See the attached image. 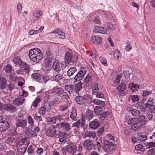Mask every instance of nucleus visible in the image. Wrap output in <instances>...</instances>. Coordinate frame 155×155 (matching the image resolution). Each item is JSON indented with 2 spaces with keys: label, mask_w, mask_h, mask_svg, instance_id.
Listing matches in <instances>:
<instances>
[{
  "label": "nucleus",
  "mask_w": 155,
  "mask_h": 155,
  "mask_svg": "<svg viewBox=\"0 0 155 155\" xmlns=\"http://www.w3.org/2000/svg\"><path fill=\"white\" fill-rule=\"evenodd\" d=\"M28 56L31 61L37 63L39 62L43 58L42 53L38 48L31 49L29 51Z\"/></svg>",
  "instance_id": "1"
},
{
  "label": "nucleus",
  "mask_w": 155,
  "mask_h": 155,
  "mask_svg": "<svg viewBox=\"0 0 155 155\" xmlns=\"http://www.w3.org/2000/svg\"><path fill=\"white\" fill-rule=\"evenodd\" d=\"M58 132V128L54 125H51L48 127L45 131V134L46 136L53 137L55 136L57 132Z\"/></svg>",
  "instance_id": "2"
},
{
  "label": "nucleus",
  "mask_w": 155,
  "mask_h": 155,
  "mask_svg": "<svg viewBox=\"0 0 155 155\" xmlns=\"http://www.w3.org/2000/svg\"><path fill=\"white\" fill-rule=\"evenodd\" d=\"M78 58L76 55L71 54V53L67 52L65 54L64 60L66 64H69L71 62L76 63L77 61Z\"/></svg>",
  "instance_id": "3"
},
{
  "label": "nucleus",
  "mask_w": 155,
  "mask_h": 155,
  "mask_svg": "<svg viewBox=\"0 0 155 155\" xmlns=\"http://www.w3.org/2000/svg\"><path fill=\"white\" fill-rule=\"evenodd\" d=\"M104 145V151L108 154H111L115 149L114 144L107 140L105 141Z\"/></svg>",
  "instance_id": "4"
},
{
  "label": "nucleus",
  "mask_w": 155,
  "mask_h": 155,
  "mask_svg": "<svg viewBox=\"0 0 155 155\" xmlns=\"http://www.w3.org/2000/svg\"><path fill=\"white\" fill-rule=\"evenodd\" d=\"M86 73V68L85 67H81L80 68V71L78 72L76 75L75 76L74 79L76 81H81L84 77Z\"/></svg>",
  "instance_id": "5"
},
{
  "label": "nucleus",
  "mask_w": 155,
  "mask_h": 155,
  "mask_svg": "<svg viewBox=\"0 0 155 155\" xmlns=\"http://www.w3.org/2000/svg\"><path fill=\"white\" fill-rule=\"evenodd\" d=\"M54 58L53 55L48 52L46 54V58L45 60V63L47 66L51 67L54 62Z\"/></svg>",
  "instance_id": "6"
},
{
  "label": "nucleus",
  "mask_w": 155,
  "mask_h": 155,
  "mask_svg": "<svg viewBox=\"0 0 155 155\" xmlns=\"http://www.w3.org/2000/svg\"><path fill=\"white\" fill-rule=\"evenodd\" d=\"M15 124L16 128L21 127L24 129L27 126V121L25 119H17L16 121Z\"/></svg>",
  "instance_id": "7"
},
{
  "label": "nucleus",
  "mask_w": 155,
  "mask_h": 155,
  "mask_svg": "<svg viewBox=\"0 0 155 155\" xmlns=\"http://www.w3.org/2000/svg\"><path fill=\"white\" fill-rule=\"evenodd\" d=\"M25 101V99L23 97H18L13 100L12 104L15 106H19L23 105Z\"/></svg>",
  "instance_id": "8"
},
{
  "label": "nucleus",
  "mask_w": 155,
  "mask_h": 155,
  "mask_svg": "<svg viewBox=\"0 0 155 155\" xmlns=\"http://www.w3.org/2000/svg\"><path fill=\"white\" fill-rule=\"evenodd\" d=\"M66 134L65 132H60L58 130V132H57L55 137L57 138H59V142L62 143L65 141L66 140V138L65 137Z\"/></svg>",
  "instance_id": "9"
},
{
  "label": "nucleus",
  "mask_w": 155,
  "mask_h": 155,
  "mask_svg": "<svg viewBox=\"0 0 155 155\" xmlns=\"http://www.w3.org/2000/svg\"><path fill=\"white\" fill-rule=\"evenodd\" d=\"M107 30L105 28L100 26H95L94 27L93 32L96 33H101L105 34L107 33Z\"/></svg>",
  "instance_id": "10"
},
{
  "label": "nucleus",
  "mask_w": 155,
  "mask_h": 155,
  "mask_svg": "<svg viewBox=\"0 0 155 155\" xmlns=\"http://www.w3.org/2000/svg\"><path fill=\"white\" fill-rule=\"evenodd\" d=\"M9 127V125L7 121H3L0 120V132L5 131Z\"/></svg>",
  "instance_id": "11"
},
{
  "label": "nucleus",
  "mask_w": 155,
  "mask_h": 155,
  "mask_svg": "<svg viewBox=\"0 0 155 155\" xmlns=\"http://www.w3.org/2000/svg\"><path fill=\"white\" fill-rule=\"evenodd\" d=\"M76 102L79 104L82 105L86 102L87 98L85 96H78L75 97Z\"/></svg>",
  "instance_id": "12"
},
{
  "label": "nucleus",
  "mask_w": 155,
  "mask_h": 155,
  "mask_svg": "<svg viewBox=\"0 0 155 155\" xmlns=\"http://www.w3.org/2000/svg\"><path fill=\"white\" fill-rule=\"evenodd\" d=\"M92 74L91 73L87 74L86 77L84 79L85 85L86 87H88L92 83Z\"/></svg>",
  "instance_id": "13"
},
{
  "label": "nucleus",
  "mask_w": 155,
  "mask_h": 155,
  "mask_svg": "<svg viewBox=\"0 0 155 155\" xmlns=\"http://www.w3.org/2000/svg\"><path fill=\"white\" fill-rule=\"evenodd\" d=\"M82 145L84 147L88 149L89 150H90L92 148L93 143L90 139L86 140L82 143Z\"/></svg>",
  "instance_id": "14"
},
{
  "label": "nucleus",
  "mask_w": 155,
  "mask_h": 155,
  "mask_svg": "<svg viewBox=\"0 0 155 155\" xmlns=\"http://www.w3.org/2000/svg\"><path fill=\"white\" fill-rule=\"evenodd\" d=\"M28 144V142L27 140L21 139L18 143L17 147H20L22 148H27Z\"/></svg>",
  "instance_id": "15"
},
{
  "label": "nucleus",
  "mask_w": 155,
  "mask_h": 155,
  "mask_svg": "<svg viewBox=\"0 0 155 155\" xmlns=\"http://www.w3.org/2000/svg\"><path fill=\"white\" fill-rule=\"evenodd\" d=\"M5 109L12 113H14L17 110V109L15 106L10 104H6L5 107Z\"/></svg>",
  "instance_id": "16"
},
{
  "label": "nucleus",
  "mask_w": 155,
  "mask_h": 155,
  "mask_svg": "<svg viewBox=\"0 0 155 155\" xmlns=\"http://www.w3.org/2000/svg\"><path fill=\"white\" fill-rule=\"evenodd\" d=\"M143 126V125L142 124H140V122H139L137 121L135 124L131 125V128L132 130L134 131H138Z\"/></svg>",
  "instance_id": "17"
},
{
  "label": "nucleus",
  "mask_w": 155,
  "mask_h": 155,
  "mask_svg": "<svg viewBox=\"0 0 155 155\" xmlns=\"http://www.w3.org/2000/svg\"><path fill=\"white\" fill-rule=\"evenodd\" d=\"M61 63L60 64L59 62L56 61L54 62L52 65L54 70L59 73L61 69Z\"/></svg>",
  "instance_id": "18"
},
{
  "label": "nucleus",
  "mask_w": 155,
  "mask_h": 155,
  "mask_svg": "<svg viewBox=\"0 0 155 155\" xmlns=\"http://www.w3.org/2000/svg\"><path fill=\"white\" fill-rule=\"evenodd\" d=\"M70 113V117L71 119L74 121L77 120L78 118L77 117L76 109L75 107H72Z\"/></svg>",
  "instance_id": "19"
},
{
  "label": "nucleus",
  "mask_w": 155,
  "mask_h": 155,
  "mask_svg": "<svg viewBox=\"0 0 155 155\" xmlns=\"http://www.w3.org/2000/svg\"><path fill=\"white\" fill-rule=\"evenodd\" d=\"M89 125L90 128L94 130L97 129L100 126V124L97 120H95L91 121L89 123Z\"/></svg>",
  "instance_id": "20"
},
{
  "label": "nucleus",
  "mask_w": 155,
  "mask_h": 155,
  "mask_svg": "<svg viewBox=\"0 0 155 155\" xmlns=\"http://www.w3.org/2000/svg\"><path fill=\"white\" fill-rule=\"evenodd\" d=\"M69 106L67 103L62 104L58 106V110L61 112H64L68 109Z\"/></svg>",
  "instance_id": "21"
},
{
  "label": "nucleus",
  "mask_w": 155,
  "mask_h": 155,
  "mask_svg": "<svg viewBox=\"0 0 155 155\" xmlns=\"http://www.w3.org/2000/svg\"><path fill=\"white\" fill-rule=\"evenodd\" d=\"M7 81L5 78L1 77L0 78V89L2 90L6 87Z\"/></svg>",
  "instance_id": "22"
},
{
  "label": "nucleus",
  "mask_w": 155,
  "mask_h": 155,
  "mask_svg": "<svg viewBox=\"0 0 155 155\" xmlns=\"http://www.w3.org/2000/svg\"><path fill=\"white\" fill-rule=\"evenodd\" d=\"M67 150L69 153H74L77 150V148L74 144L69 145L67 147Z\"/></svg>",
  "instance_id": "23"
},
{
  "label": "nucleus",
  "mask_w": 155,
  "mask_h": 155,
  "mask_svg": "<svg viewBox=\"0 0 155 155\" xmlns=\"http://www.w3.org/2000/svg\"><path fill=\"white\" fill-rule=\"evenodd\" d=\"M64 89L68 92L70 94H73L74 92V85L73 84H69L65 85L64 87Z\"/></svg>",
  "instance_id": "24"
},
{
  "label": "nucleus",
  "mask_w": 155,
  "mask_h": 155,
  "mask_svg": "<svg viewBox=\"0 0 155 155\" xmlns=\"http://www.w3.org/2000/svg\"><path fill=\"white\" fill-rule=\"evenodd\" d=\"M85 117L89 121L94 117L93 111L88 109L85 113Z\"/></svg>",
  "instance_id": "25"
},
{
  "label": "nucleus",
  "mask_w": 155,
  "mask_h": 155,
  "mask_svg": "<svg viewBox=\"0 0 155 155\" xmlns=\"http://www.w3.org/2000/svg\"><path fill=\"white\" fill-rule=\"evenodd\" d=\"M21 70L26 73H28L29 71V65L24 62H22L20 66Z\"/></svg>",
  "instance_id": "26"
},
{
  "label": "nucleus",
  "mask_w": 155,
  "mask_h": 155,
  "mask_svg": "<svg viewBox=\"0 0 155 155\" xmlns=\"http://www.w3.org/2000/svg\"><path fill=\"white\" fill-rule=\"evenodd\" d=\"M82 84L81 81H80L74 85V90L76 93H78L81 90L82 88Z\"/></svg>",
  "instance_id": "27"
},
{
  "label": "nucleus",
  "mask_w": 155,
  "mask_h": 155,
  "mask_svg": "<svg viewBox=\"0 0 155 155\" xmlns=\"http://www.w3.org/2000/svg\"><path fill=\"white\" fill-rule=\"evenodd\" d=\"M137 135L138 136V140L141 142H143L147 139V136L146 135H143L141 132L137 133Z\"/></svg>",
  "instance_id": "28"
},
{
  "label": "nucleus",
  "mask_w": 155,
  "mask_h": 155,
  "mask_svg": "<svg viewBox=\"0 0 155 155\" xmlns=\"http://www.w3.org/2000/svg\"><path fill=\"white\" fill-rule=\"evenodd\" d=\"M91 39L93 42L96 45H99L101 43L102 41L101 38L97 36H92Z\"/></svg>",
  "instance_id": "29"
},
{
  "label": "nucleus",
  "mask_w": 155,
  "mask_h": 155,
  "mask_svg": "<svg viewBox=\"0 0 155 155\" xmlns=\"http://www.w3.org/2000/svg\"><path fill=\"white\" fill-rule=\"evenodd\" d=\"M85 136L90 138H94L96 137V134L94 131H87L85 132Z\"/></svg>",
  "instance_id": "30"
},
{
  "label": "nucleus",
  "mask_w": 155,
  "mask_h": 155,
  "mask_svg": "<svg viewBox=\"0 0 155 155\" xmlns=\"http://www.w3.org/2000/svg\"><path fill=\"white\" fill-rule=\"evenodd\" d=\"M92 102L95 104L99 105L102 107H104L105 106V102L101 100L95 99L93 100Z\"/></svg>",
  "instance_id": "31"
},
{
  "label": "nucleus",
  "mask_w": 155,
  "mask_h": 155,
  "mask_svg": "<svg viewBox=\"0 0 155 155\" xmlns=\"http://www.w3.org/2000/svg\"><path fill=\"white\" fill-rule=\"evenodd\" d=\"M77 71V69L74 67L70 68L67 71V75L69 77L73 75Z\"/></svg>",
  "instance_id": "32"
},
{
  "label": "nucleus",
  "mask_w": 155,
  "mask_h": 155,
  "mask_svg": "<svg viewBox=\"0 0 155 155\" xmlns=\"http://www.w3.org/2000/svg\"><path fill=\"white\" fill-rule=\"evenodd\" d=\"M138 119V122H140V123L142 124L143 126L146 124L147 120L145 118V117L143 115H141L140 116Z\"/></svg>",
  "instance_id": "33"
},
{
  "label": "nucleus",
  "mask_w": 155,
  "mask_h": 155,
  "mask_svg": "<svg viewBox=\"0 0 155 155\" xmlns=\"http://www.w3.org/2000/svg\"><path fill=\"white\" fill-rule=\"evenodd\" d=\"M129 87L133 92L137 91L139 88V86L138 84H135L133 83H130L129 84Z\"/></svg>",
  "instance_id": "34"
},
{
  "label": "nucleus",
  "mask_w": 155,
  "mask_h": 155,
  "mask_svg": "<svg viewBox=\"0 0 155 155\" xmlns=\"http://www.w3.org/2000/svg\"><path fill=\"white\" fill-rule=\"evenodd\" d=\"M60 124L61 127L66 131H68L70 129V126L68 123L62 122Z\"/></svg>",
  "instance_id": "35"
},
{
  "label": "nucleus",
  "mask_w": 155,
  "mask_h": 155,
  "mask_svg": "<svg viewBox=\"0 0 155 155\" xmlns=\"http://www.w3.org/2000/svg\"><path fill=\"white\" fill-rule=\"evenodd\" d=\"M126 87L125 84L121 83L117 87V89L120 92H122L126 90Z\"/></svg>",
  "instance_id": "36"
},
{
  "label": "nucleus",
  "mask_w": 155,
  "mask_h": 155,
  "mask_svg": "<svg viewBox=\"0 0 155 155\" xmlns=\"http://www.w3.org/2000/svg\"><path fill=\"white\" fill-rule=\"evenodd\" d=\"M31 77L36 81H38L41 79V75L38 73H34L31 75Z\"/></svg>",
  "instance_id": "37"
},
{
  "label": "nucleus",
  "mask_w": 155,
  "mask_h": 155,
  "mask_svg": "<svg viewBox=\"0 0 155 155\" xmlns=\"http://www.w3.org/2000/svg\"><path fill=\"white\" fill-rule=\"evenodd\" d=\"M135 149L137 151H140L142 152H144L146 149L141 144L136 145L135 147Z\"/></svg>",
  "instance_id": "38"
},
{
  "label": "nucleus",
  "mask_w": 155,
  "mask_h": 155,
  "mask_svg": "<svg viewBox=\"0 0 155 155\" xmlns=\"http://www.w3.org/2000/svg\"><path fill=\"white\" fill-rule=\"evenodd\" d=\"M63 79V74L61 73H58L55 76L53 81H55L57 82L59 81L60 80H62Z\"/></svg>",
  "instance_id": "39"
},
{
  "label": "nucleus",
  "mask_w": 155,
  "mask_h": 155,
  "mask_svg": "<svg viewBox=\"0 0 155 155\" xmlns=\"http://www.w3.org/2000/svg\"><path fill=\"white\" fill-rule=\"evenodd\" d=\"M46 120L48 124H55L56 122L55 116H54L53 117H48Z\"/></svg>",
  "instance_id": "40"
},
{
  "label": "nucleus",
  "mask_w": 155,
  "mask_h": 155,
  "mask_svg": "<svg viewBox=\"0 0 155 155\" xmlns=\"http://www.w3.org/2000/svg\"><path fill=\"white\" fill-rule=\"evenodd\" d=\"M41 97L39 96L37 97L32 103V106L34 107H37L41 101Z\"/></svg>",
  "instance_id": "41"
},
{
  "label": "nucleus",
  "mask_w": 155,
  "mask_h": 155,
  "mask_svg": "<svg viewBox=\"0 0 155 155\" xmlns=\"http://www.w3.org/2000/svg\"><path fill=\"white\" fill-rule=\"evenodd\" d=\"M99 91V90L98 87V84L96 83L95 84V86L92 89V93L93 95H95Z\"/></svg>",
  "instance_id": "42"
},
{
  "label": "nucleus",
  "mask_w": 155,
  "mask_h": 155,
  "mask_svg": "<svg viewBox=\"0 0 155 155\" xmlns=\"http://www.w3.org/2000/svg\"><path fill=\"white\" fill-rule=\"evenodd\" d=\"M26 134L29 137H35L37 136V134L35 133L33 131L31 130H27Z\"/></svg>",
  "instance_id": "43"
},
{
  "label": "nucleus",
  "mask_w": 155,
  "mask_h": 155,
  "mask_svg": "<svg viewBox=\"0 0 155 155\" xmlns=\"http://www.w3.org/2000/svg\"><path fill=\"white\" fill-rule=\"evenodd\" d=\"M26 148H22L20 147H18L17 150L18 155H24L26 152Z\"/></svg>",
  "instance_id": "44"
},
{
  "label": "nucleus",
  "mask_w": 155,
  "mask_h": 155,
  "mask_svg": "<svg viewBox=\"0 0 155 155\" xmlns=\"http://www.w3.org/2000/svg\"><path fill=\"white\" fill-rule=\"evenodd\" d=\"M13 62L15 64L20 65L22 63L21 58L18 57H15L13 59Z\"/></svg>",
  "instance_id": "45"
},
{
  "label": "nucleus",
  "mask_w": 155,
  "mask_h": 155,
  "mask_svg": "<svg viewBox=\"0 0 155 155\" xmlns=\"http://www.w3.org/2000/svg\"><path fill=\"white\" fill-rule=\"evenodd\" d=\"M138 121L137 118L133 117L129 119L127 121V123L129 125H133L135 124Z\"/></svg>",
  "instance_id": "46"
},
{
  "label": "nucleus",
  "mask_w": 155,
  "mask_h": 155,
  "mask_svg": "<svg viewBox=\"0 0 155 155\" xmlns=\"http://www.w3.org/2000/svg\"><path fill=\"white\" fill-rule=\"evenodd\" d=\"M27 115L28 114L27 113L22 111L19 112L18 114V117L23 119L26 118Z\"/></svg>",
  "instance_id": "47"
},
{
  "label": "nucleus",
  "mask_w": 155,
  "mask_h": 155,
  "mask_svg": "<svg viewBox=\"0 0 155 155\" xmlns=\"http://www.w3.org/2000/svg\"><path fill=\"white\" fill-rule=\"evenodd\" d=\"M131 100L132 102L136 103L138 102L139 101V96L137 95H132L130 97Z\"/></svg>",
  "instance_id": "48"
},
{
  "label": "nucleus",
  "mask_w": 155,
  "mask_h": 155,
  "mask_svg": "<svg viewBox=\"0 0 155 155\" xmlns=\"http://www.w3.org/2000/svg\"><path fill=\"white\" fill-rule=\"evenodd\" d=\"M102 108L100 106H96L94 109V110L95 114L97 115L100 114V112L102 110Z\"/></svg>",
  "instance_id": "49"
},
{
  "label": "nucleus",
  "mask_w": 155,
  "mask_h": 155,
  "mask_svg": "<svg viewBox=\"0 0 155 155\" xmlns=\"http://www.w3.org/2000/svg\"><path fill=\"white\" fill-rule=\"evenodd\" d=\"M131 114L134 117H138L140 114V111L139 110L134 109Z\"/></svg>",
  "instance_id": "50"
},
{
  "label": "nucleus",
  "mask_w": 155,
  "mask_h": 155,
  "mask_svg": "<svg viewBox=\"0 0 155 155\" xmlns=\"http://www.w3.org/2000/svg\"><path fill=\"white\" fill-rule=\"evenodd\" d=\"M44 152V150L42 148L37 147L36 149V153L38 155H42Z\"/></svg>",
  "instance_id": "51"
},
{
  "label": "nucleus",
  "mask_w": 155,
  "mask_h": 155,
  "mask_svg": "<svg viewBox=\"0 0 155 155\" xmlns=\"http://www.w3.org/2000/svg\"><path fill=\"white\" fill-rule=\"evenodd\" d=\"M106 26L110 30H113L116 29L115 25H113L109 23H107Z\"/></svg>",
  "instance_id": "52"
},
{
  "label": "nucleus",
  "mask_w": 155,
  "mask_h": 155,
  "mask_svg": "<svg viewBox=\"0 0 155 155\" xmlns=\"http://www.w3.org/2000/svg\"><path fill=\"white\" fill-rule=\"evenodd\" d=\"M109 112L106 111L105 112L103 113H101L99 115V118L102 119V118H106L108 116H109Z\"/></svg>",
  "instance_id": "53"
},
{
  "label": "nucleus",
  "mask_w": 155,
  "mask_h": 155,
  "mask_svg": "<svg viewBox=\"0 0 155 155\" xmlns=\"http://www.w3.org/2000/svg\"><path fill=\"white\" fill-rule=\"evenodd\" d=\"M41 12L38 10H35L33 13V15L36 18H38L41 15Z\"/></svg>",
  "instance_id": "54"
},
{
  "label": "nucleus",
  "mask_w": 155,
  "mask_h": 155,
  "mask_svg": "<svg viewBox=\"0 0 155 155\" xmlns=\"http://www.w3.org/2000/svg\"><path fill=\"white\" fill-rule=\"evenodd\" d=\"M28 124L31 126H33L34 122L33 119L31 116L28 115L27 117Z\"/></svg>",
  "instance_id": "55"
},
{
  "label": "nucleus",
  "mask_w": 155,
  "mask_h": 155,
  "mask_svg": "<svg viewBox=\"0 0 155 155\" xmlns=\"http://www.w3.org/2000/svg\"><path fill=\"white\" fill-rule=\"evenodd\" d=\"M93 21L96 24L98 25H100L101 24V21L99 18L98 16L95 17L93 19Z\"/></svg>",
  "instance_id": "56"
},
{
  "label": "nucleus",
  "mask_w": 155,
  "mask_h": 155,
  "mask_svg": "<svg viewBox=\"0 0 155 155\" xmlns=\"http://www.w3.org/2000/svg\"><path fill=\"white\" fill-rule=\"evenodd\" d=\"M114 58L117 57V59H119L121 56L120 51L117 50H115L114 51Z\"/></svg>",
  "instance_id": "57"
},
{
  "label": "nucleus",
  "mask_w": 155,
  "mask_h": 155,
  "mask_svg": "<svg viewBox=\"0 0 155 155\" xmlns=\"http://www.w3.org/2000/svg\"><path fill=\"white\" fill-rule=\"evenodd\" d=\"M148 155H154L155 154V147L150 149L147 151Z\"/></svg>",
  "instance_id": "58"
},
{
  "label": "nucleus",
  "mask_w": 155,
  "mask_h": 155,
  "mask_svg": "<svg viewBox=\"0 0 155 155\" xmlns=\"http://www.w3.org/2000/svg\"><path fill=\"white\" fill-rule=\"evenodd\" d=\"M58 35L57 36L58 38L61 39H64L65 38V37L64 33L63 32L60 31V30L58 34Z\"/></svg>",
  "instance_id": "59"
},
{
  "label": "nucleus",
  "mask_w": 155,
  "mask_h": 155,
  "mask_svg": "<svg viewBox=\"0 0 155 155\" xmlns=\"http://www.w3.org/2000/svg\"><path fill=\"white\" fill-rule=\"evenodd\" d=\"M46 109L44 107H41L39 109V113L42 115H44L46 113Z\"/></svg>",
  "instance_id": "60"
},
{
  "label": "nucleus",
  "mask_w": 155,
  "mask_h": 155,
  "mask_svg": "<svg viewBox=\"0 0 155 155\" xmlns=\"http://www.w3.org/2000/svg\"><path fill=\"white\" fill-rule=\"evenodd\" d=\"M17 11L19 14L21 13L22 11V4L21 3H18L17 5Z\"/></svg>",
  "instance_id": "61"
},
{
  "label": "nucleus",
  "mask_w": 155,
  "mask_h": 155,
  "mask_svg": "<svg viewBox=\"0 0 155 155\" xmlns=\"http://www.w3.org/2000/svg\"><path fill=\"white\" fill-rule=\"evenodd\" d=\"M5 70L6 73H11L12 71V67L9 65H7L5 68Z\"/></svg>",
  "instance_id": "62"
},
{
  "label": "nucleus",
  "mask_w": 155,
  "mask_h": 155,
  "mask_svg": "<svg viewBox=\"0 0 155 155\" xmlns=\"http://www.w3.org/2000/svg\"><path fill=\"white\" fill-rule=\"evenodd\" d=\"M152 101V99L150 98L149 100L147 101V103L145 104V107L146 108H148L149 107V106L151 105L153 103Z\"/></svg>",
  "instance_id": "63"
},
{
  "label": "nucleus",
  "mask_w": 155,
  "mask_h": 155,
  "mask_svg": "<svg viewBox=\"0 0 155 155\" xmlns=\"http://www.w3.org/2000/svg\"><path fill=\"white\" fill-rule=\"evenodd\" d=\"M104 130L103 127H101L98 129L97 130V135L98 136H100L103 134Z\"/></svg>",
  "instance_id": "64"
}]
</instances>
